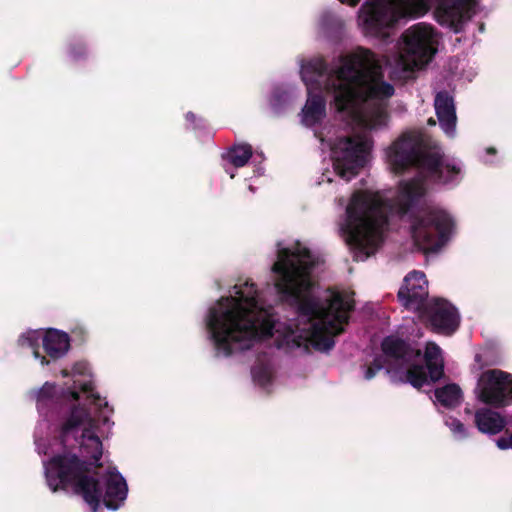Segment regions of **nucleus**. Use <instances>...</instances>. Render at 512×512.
Listing matches in <instances>:
<instances>
[{
    "label": "nucleus",
    "instance_id": "f257e3e1",
    "mask_svg": "<svg viewBox=\"0 0 512 512\" xmlns=\"http://www.w3.org/2000/svg\"><path fill=\"white\" fill-rule=\"evenodd\" d=\"M318 264L319 258L305 243H279L272 266L275 298L296 307L297 317L279 321L265 292L250 279L240 281L209 307L204 318L215 357L226 358L262 344L286 352L309 346L330 351L354 308V294L328 290L318 299L312 282Z\"/></svg>",
    "mask_w": 512,
    "mask_h": 512
},
{
    "label": "nucleus",
    "instance_id": "f03ea898",
    "mask_svg": "<svg viewBox=\"0 0 512 512\" xmlns=\"http://www.w3.org/2000/svg\"><path fill=\"white\" fill-rule=\"evenodd\" d=\"M60 375L72 383L46 381L29 391L40 415L34 432L36 450L51 456L42 461L47 485L52 492L72 488L91 512H97L101 501L115 511L128 495L123 475L115 467L97 472L96 478L90 475V467L98 466L103 454L102 439L114 426V409L95 390L87 362H75Z\"/></svg>",
    "mask_w": 512,
    "mask_h": 512
},
{
    "label": "nucleus",
    "instance_id": "7ed1b4c3",
    "mask_svg": "<svg viewBox=\"0 0 512 512\" xmlns=\"http://www.w3.org/2000/svg\"><path fill=\"white\" fill-rule=\"evenodd\" d=\"M389 169L401 173L417 168V176L399 184L397 195L370 190L353 193L340 224V232L356 261L374 255L395 219L411 224L415 246L437 252L454 232L451 215L438 207L421 209L432 183L456 185L463 177L460 160L446 156L441 148L420 132H407L385 149Z\"/></svg>",
    "mask_w": 512,
    "mask_h": 512
},
{
    "label": "nucleus",
    "instance_id": "20e7f679",
    "mask_svg": "<svg viewBox=\"0 0 512 512\" xmlns=\"http://www.w3.org/2000/svg\"><path fill=\"white\" fill-rule=\"evenodd\" d=\"M299 66L308 93L300 113L301 123L312 128L326 117L325 98L313 94L314 89L323 86L332 97L337 119L354 131L353 135H338L335 140L322 132L315 134L322 146L329 147L332 163V170H325L318 183L329 184L337 177L348 182L369 161L373 143L368 132L387 125V105L395 88L383 79L376 55L362 47L338 57L331 68L319 56L303 59Z\"/></svg>",
    "mask_w": 512,
    "mask_h": 512
},
{
    "label": "nucleus",
    "instance_id": "39448f33",
    "mask_svg": "<svg viewBox=\"0 0 512 512\" xmlns=\"http://www.w3.org/2000/svg\"><path fill=\"white\" fill-rule=\"evenodd\" d=\"M432 3L439 24L458 33L470 19L476 0H365L357 25L365 37L386 41L397 25L425 14Z\"/></svg>",
    "mask_w": 512,
    "mask_h": 512
},
{
    "label": "nucleus",
    "instance_id": "423d86ee",
    "mask_svg": "<svg viewBox=\"0 0 512 512\" xmlns=\"http://www.w3.org/2000/svg\"><path fill=\"white\" fill-rule=\"evenodd\" d=\"M381 348L382 354L374 357L369 366H363L366 380L385 369L393 383H409L420 388L440 380L444 374L442 350L434 342H428L422 354L420 349L392 335L383 339Z\"/></svg>",
    "mask_w": 512,
    "mask_h": 512
},
{
    "label": "nucleus",
    "instance_id": "0eeeda50",
    "mask_svg": "<svg viewBox=\"0 0 512 512\" xmlns=\"http://www.w3.org/2000/svg\"><path fill=\"white\" fill-rule=\"evenodd\" d=\"M438 35L428 24L418 23L406 29L396 43V52L389 56L386 64L391 73L403 80L413 78L424 69L437 52Z\"/></svg>",
    "mask_w": 512,
    "mask_h": 512
},
{
    "label": "nucleus",
    "instance_id": "6e6552de",
    "mask_svg": "<svg viewBox=\"0 0 512 512\" xmlns=\"http://www.w3.org/2000/svg\"><path fill=\"white\" fill-rule=\"evenodd\" d=\"M474 393L485 404L506 406L512 403V375L498 369L486 370L478 377Z\"/></svg>",
    "mask_w": 512,
    "mask_h": 512
},
{
    "label": "nucleus",
    "instance_id": "1a4fd4ad",
    "mask_svg": "<svg viewBox=\"0 0 512 512\" xmlns=\"http://www.w3.org/2000/svg\"><path fill=\"white\" fill-rule=\"evenodd\" d=\"M437 333L450 335L456 331L460 316L455 306L443 299H432L422 309Z\"/></svg>",
    "mask_w": 512,
    "mask_h": 512
},
{
    "label": "nucleus",
    "instance_id": "9d476101",
    "mask_svg": "<svg viewBox=\"0 0 512 512\" xmlns=\"http://www.w3.org/2000/svg\"><path fill=\"white\" fill-rule=\"evenodd\" d=\"M428 281L423 272L412 271L405 278L399 289L398 298L401 304L412 311L421 312L429 302Z\"/></svg>",
    "mask_w": 512,
    "mask_h": 512
},
{
    "label": "nucleus",
    "instance_id": "9b49d317",
    "mask_svg": "<svg viewBox=\"0 0 512 512\" xmlns=\"http://www.w3.org/2000/svg\"><path fill=\"white\" fill-rule=\"evenodd\" d=\"M435 112L443 132L453 137L456 133V110L454 99L447 92H438L434 100Z\"/></svg>",
    "mask_w": 512,
    "mask_h": 512
},
{
    "label": "nucleus",
    "instance_id": "f8f14e48",
    "mask_svg": "<svg viewBox=\"0 0 512 512\" xmlns=\"http://www.w3.org/2000/svg\"><path fill=\"white\" fill-rule=\"evenodd\" d=\"M43 349L51 360L64 358L70 350V336L58 329L45 330Z\"/></svg>",
    "mask_w": 512,
    "mask_h": 512
},
{
    "label": "nucleus",
    "instance_id": "ddd939ff",
    "mask_svg": "<svg viewBox=\"0 0 512 512\" xmlns=\"http://www.w3.org/2000/svg\"><path fill=\"white\" fill-rule=\"evenodd\" d=\"M475 423L480 432L490 435L501 432L506 425V421L500 413L488 408L476 411Z\"/></svg>",
    "mask_w": 512,
    "mask_h": 512
},
{
    "label": "nucleus",
    "instance_id": "4468645a",
    "mask_svg": "<svg viewBox=\"0 0 512 512\" xmlns=\"http://www.w3.org/2000/svg\"><path fill=\"white\" fill-rule=\"evenodd\" d=\"M253 157L252 148L248 144L234 145L223 154L225 160L224 169L231 178L235 177V171L231 168H240L245 166L248 161Z\"/></svg>",
    "mask_w": 512,
    "mask_h": 512
},
{
    "label": "nucleus",
    "instance_id": "2eb2a0df",
    "mask_svg": "<svg viewBox=\"0 0 512 512\" xmlns=\"http://www.w3.org/2000/svg\"><path fill=\"white\" fill-rule=\"evenodd\" d=\"M45 330H27L19 337V344L23 348L30 349L33 358L40 363L42 367L48 366L50 361L40 352V345H43Z\"/></svg>",
    "mask_w": 512,
    "mask_h": 512
},
{
    "label": "nucleus",
    "instance_id": "dca6fc26",
    "mask_svg": "<svg viewBox=\"0 0 512 512\" xmlns=\"http://www.w3.org/2000/svg\"><path fill=\"white\" fill-rule=\"evenodd\" d=\"M299 96V91L292 85L276 86L269 99L271 109L281 113Z\"/></svg>",
    "mask_w": 512,
    "mask_h": 512
},
{
    "label": "nucleus",
    "instance_id": "f3484780",
    "mask_svg": "<svg viewBox=\"0 0 512 512\" xmlns=\"http://www.w3.org/2000/svg\"><path fill=\"white\" fill-rule=\"evenodd\" d=\"M251 374L257 386L269 391L274 383V368L271 358L258 359L251 370Z\"/></svg>",
    "mask_w": 512,
    "mask_h": 512
},
{
    "label": "nucleus",
    "instance_id": "a211bd4d",
    "mask_svg": "<svg viewBox=\"0 0 512 512\" xmlns=\"http://www.w3.org/2000/svg\"><path fill=\"white\" fill-rule=\"evenodd\" d=\"M435 398L438 403L446 408L457 406L462 398V392L456 384H449L435 390Z\"/></svg>",
    "mask_w": 512,
    "mask_h": 512
},
{
    "label": "nucleus",
    "instance_id": "6ab92c4d",
    "mask_svg": "<svg viewBox=\"0 0 512 512\" xmlns=\"http://www.w3.org/2000/svg\"><path fill=\"white\" fill-rule=\"evenodd\" d=\"M445 425L450 429L453 437L456 440H464L469 436L468 429L457 418L451 416L446 417Z\"/></svg>",
    "mask_w": 512,
    "mask_h": 512
},
{
    "label": "nucleus",
    "instance_id": "aec40b11",
    "mask_svg": "<svg viewBox=\"0 0 512 512\" xmlns=\"http://www.w3.org/2000/svg\"><path fill=\"white\" fill-rule=\"evenodd\" d=\"M339 23V19L331 11H324L319 18V26L323 30L332 29Z\"/></svg>",
    "mask_w": 512,
    "mask_h": 512
},
{
    "label": "nucleus",
    "instance_id": "412c9836",
    "mask_svg": "<svg viewBox=\"0 0 512 512\" xmlns=\"http://www.w3.org/2000/svg\"><path fill=\"white\" fill-rule=\"evenodd\" d=\"M185 118H186L187 122L190 123V125L193 129L200 127V123L202 122V119H200V118L197 119V117L194 113L188 112L185 115Z\"/></svg>",
    "mask_w": 512,
    "mask_h": 512
},
{
    "label": "nucleus",
    "instance_id": "4be33fe9",
    "mask_svg": "<svg viewBox=\"0 0 512 512\" xmlns=\"http://www.w3.org/2000/svg\"><path fill=\"white\" fill-rule=\"evenodd\" d=\"M496 444L502 450L512 448V435L509 438H499Z\"/></svg>",
    "mask_w": 512,
    "mask_h": 512
},
{
    "label": "nucleus",
    "instance_id": "5701e85b",
    "mask_svg": "<svg viewBox=\"0 0 512 512\" xmlns=\"http://www.w3.org/2000/svg\"><path fill=\"white\" fill-rule=\"evenodd\" d=\"M339 1L343 4H347L349 6L354 7L359 3L360 0H339Z\"/></svg>",
    "mask_w": 512,
    "mask_h": 512
},
{
    "label": "nucleus",
    "instance_id": "b1692460",
    "mask_svg": "<svg viewBox=\"0 0 512 512\" xmlns=\"http://www.w3.org/2000/svg\"><path fill=\"white\" fill-rule=\"evenodd\" d=\"M256 173H257V175H262L263 174V168L257 167Z\"/></svg>",
    "mask_w": 512,
    "mask_h": 512
},
{
    "label": "nucleus",
    "instance_id": "393cba45",
    "mask_svg": "<svg viewBox=\"0 0 512 512\" xmlns=\"http://www.w3.org/2000/svg\"><path fill=\"white\" fill-rule=\"evenodd\" d=\"M486 153H487V154H494V153H495V150H494L493 148H488V149L486 150Z\"/></svg>",
    "mask_w": 512,
    "mask_h": 512
},
{
    "label": "nucleus",
    "instance_id": "a878e982",
    "mask_svg": "<svg viewBox=\"0 0 512 512\" xmlns=\"http://www.w3.org/2000/svg\"><path fill=\"white\" fill-rule=\"evenodd\" d=\"M70 54L73 58H78V55L75 53L73 49H71Z\"/></svg>",
    "mask_w": 512,
    "mask_h": 512
},
{
    "label": "nucleus",
    "instance_id": "bb28decb",
    "mask_svg": "<svg viewBox=\"0 0 512 512\" xmlns=\"http://www.w3.org/2000/svg\"><path fill=\"white\" fill-rule=\"evenodd\" d=\"M259 157L261 160L263 159V155L262 154H258V153H255V158Z\"/></svg>",
    "mask_w": 512,
    "mask_h": 512
},
{
    "label": "nucleus",
    "instance_id": "cd10ccee",
    "mask_svg": "<svg viewBox=\"0 0 512 512\" xmlns=\"http://www.w3.org/2000/svg\"><path fill=\"white\" fill-rule=\"evenodd\" d=\"M249 190H250L252 193H254V192H255V189H254V188H253V186H251V185L249 186Z\"/></svg>",
    "mask_w": 512,
    "mask_h": 512
},
{
    "label": "nucleus",
    "instance_id": "c85d7f7f",
    "mask_svg": "<svg viewBox=\"0 0 512 512\" xmlns=\"http://www.w3.org/2000/svg\"><path fill=\"white\" fill-rule=\"evenodd\" d=\"M429 124H431V125H435V121H434L433 119H430V120H429Z\"/></svg>",
    "mask_w": 512,
    "mask_h": 512
}]
</instances>
